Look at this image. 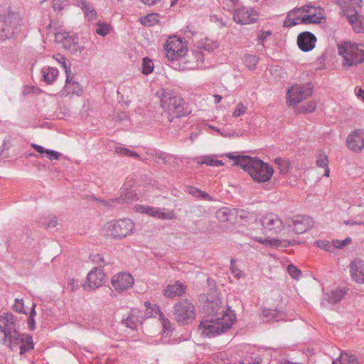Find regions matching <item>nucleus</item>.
I'll list each match as a JSON object with an SVG mask.
<instances>
[{
  "label": "nucleus",
  "instance_id": "1",
  "mask_svg": "<svg viewBox=\"0 0 364 364\" xmlns=\"http://www.w3.org/2000/svg\"><path fill=\"white\" fill-rule=\"evenodd\" d=\"M250 237L255 241L270 247L282 245L284 225L279 215L272 213L259 215L250 229Z\"/></svg>",
  "mask_w": 364,
  "mask_h": 364
},
{
  "label": "nucleus",
  "instance_id": "2",
  "mask_svg": "<svg viewBox=\"0 0 364 364\" xmlns=\"http://www.w3.org/2000/svg\"><path fill=\"white\" fill-rule=\"evenodd\" d=\"M212 309V312L203 318L198 327L200 335L204 338L228 331L236 321V315L229 307L222 306L216 302Z\"/></svg>",
  "mask_w": 364,
  "mask_h": 364
},
{
  "label": "nucleus",
  "instance_id": "3",
  "mask_svg": "<svg viewBox=\"0 0 364 364\" xmlns=\"http://www.w3.org/2000/svg\"><path fill=\"white\" fill-rule=\"evenodd\" d=\"M234 162V165L239 166L250 176L252 181L257 183L269 182L273 174L274 168L268 163L256 157L239 155L235 153H227L221 155Z\"/></svg>",
  "mask_w": 364,
  "mask_h": 364
},
{
  "label": "nucleus",
  "instance_id": "4",
  "mask_svg": "<svg viewBox=\"0 0 364 364\" xmlns=\"http://www.w3.org/2000/svg\"><path fill=\"white\" fill-rule=\"evenodd\" d=\"M0 41L16 38L21 31L23 18L16 9H8L0 14Z\"/></svg>",
  "mask_w": 364,
  "mask_h": 364
},
{
  "label": "nucleus",
  "instance_id": "5",
  "mask_svg": "<svg viewBox=\"0 0 364 364\" xmlns=\"http://www.w3.org/2000/svg\"><path fill=\"white\" fill-rule=\"evenodd\" d=\"M337 49L343 68L357 67L364 63V46L362 44L345 41L337 45Z\"/></svg>",
  "mask_w": 364,
  "mask_h": 364
},
{
  "label": "nucleus",
  "instance_id": "6",
  "mask_svg": "<svg viewBox=\"0 0 364 364\" xmlns=\"http://www.w3.org/2000/svg\"><path fill=\"white\" fill-rule=\"evenodd\" d=\"M134 223L130 219L110 220L102 227V232L107 238L121 240L134 233Z\"/></svg>",
  "mask_w": 364,
  "mask_h": 364
},
{
  "label": "nucleus",
  "instance_id": "7",
  "mask_svg": "<svg viewBox=\"0 0 364 364\" xmlns=\"http://www.w3.org/2000/svg\"><path fill=\"white\" fill-rule=\"evenodd\" d=\"M164 54L168 61H178L186 56L188 46L183 38L169 36L164 44Z\"/></svg>",
  "mask_w": 364,
  "mask_h": 364
},
{
  "label": "nucleus",
  "instance_id": "8",
  "mask_svg": "<svg viewBox=\"0 0 364 364\" xmlns=\"http://www.w3.org/2000/svg\"><path fill=\"white\" fill-rule=\"evenodd\" d=\"M363 0H343L342 13L348 19L353 31L356 33L364 32V18L359 15L356 8L361 7Z\"/></svg>",
  "mask_w": 364,
  "mask_h": 364
},
{
  "label": "nucleus",
  "instance_id": "9",
  "mask_svg": "<svg viewBox=\"0 0 364 364\" xmlns=\"http://www.w3.org/2000/svg\"><path fill=\"white\" fill-rule=\"evenodd\" d=\"M174 319L181 325L188 324L196 318V307L188 299H182L176 303L173 307Z\"/></svg>",
  "mask_w": 364,
  "mask_h": 364
},
{
  "label": "nucleus",
  "instance_id": "10",
  "mask_svg": "<svg viewBox=\"0 0 364 364\" xmlns=\"http://www.w3.org/2000/svg\"><path fill=\"white\" fill-rule=\"evenodd\" d=\"M0 332L4 334V343L6 345L18 333L16 317L11 313H5L0 316Z\"/></svg>",
  "mask_w": 364,
  "mask_h": 364
},
{
  "label": "nucleus",
  "instance_id": "11",
  "mask_svg": "<svg viewBox=\"0 0 364 364\" xmlns=\"http://www.w3.org/2000/svg\"><path fill=\"white\" fill-rule=\"evenodd\" d=\"M161 106L168 116L171 117H178L187 114L189 112L186 107L184 101L178 97L163 99Z\"/></svg>",
  "mask_w": 364,
  "mask_h": 364
},
{
  "label": "nucleus",
  "instance_id": "12",
  "mask_svg": "<svg viewBox=\"0 0 364 364\" xmlns=\"http://www.w3.org/2000/svg\"><path fill=\"white\" fill-rule=\"evenodd\" d=\"M106 280V274L102 268L93 267L82 282L85 291H93L102 287Z\"/></svg>",
  "mask_w": 364,
  "mask_h": 364
},
{
  "label": "nucleus",
  "instance_id": "13",
  "mask_svg": "<svg viewBox=\"0 0 364 364\" xmlns=\"http://www.w3.org/2000/svg\"><path fill=\"white\" fill-rule=\"evenodd\" d=\"M311 94L312 90L309 85H294L287 91V102L289 105H294L306 99Z\"/></svg>",
  "mask_w": 364,
  "mask_h": 364
},
{
  "label": "nucleus",
  "instance_id": "14",
  "mask_svg": "<svg viewBox=\"0 0 364 364\" xmlns=\"http://www.w3.org/2000/svg\"><path fill=\"white\" fill-rule=\"evenodd\" d=\"M111 284L117 292L122 293L133 287L134 279L129 272H118L112 276Z\"/></svg>",
  "mask_w": 364,
  "mask_h": 364
},
{
  "label": "nucleus",
  "instance_id": "15",
  "mask_svg": "<svg viewBox=\"0 0 364 364\" xmlns=\"http://www.w3.org/2000/svg\"><path fill=\"white\" fill-rule=\"evenodd\" d=\"M350 277L358 284H364V259L355 257L349 264Z\"/></svg>",
  "mask_w": 364,
  "mask_h": 364
},
{
  "label": "nucleus",
  "instance_id": "16",
  "mask_svg": "<svg viewBox=\"0 0 364 364\" xmlns=\"http://www.w3.org/2000/svg\"><path fill=\"white\" fill-rule=\"evenodd\" d=\"M291 223L293 231L297 234H302L311 229L314 223L310 216L297 215L292 218Z\"/></svg>",
  "mask_w": 364,
  "mask_h": 364
},
{
  "label": "nucleus",
  "instance_id": "17",
  "mask_svg": "<svg viewBox=\"0 0 364 364\" xmlns=\"http://www.w3.org/2000/svg\"><path fill=\"white\" fill-rule=\"evenodd\" d=\"M346 144L349 149L359 152L364 148V131L358 129L352 131L346 139Z\"/></svg>",
  "mask_w": 364,
  "mask_h": 364
},
{
  "label": "nucleus",
  "instance_id": "18",
  "mask_svg": "<svg viewBox=\"0 0 364 364\" xmlns=\"http://www.w3.org/2000/svg\"><path fill=\"white\" fill-rule=\"evenodd\" d=\"M257 18V12L252 9L242 8L235 11L233 14L234 21L241 25L255 23Z\"/></svg>",
  "mask_w": 364,
  "mask_h": 364
},
{
  "label": "nucleus",
  "instance_id": "19",
  "mask_svg": "<svg viewBox=\"0 0 364 364\" xmlns=\"http://www.w3.org/2000/svg\"><path fill=\"white\" fill-rule=\"evenodd\" d=\"M16 345H20V354L22 355L33 348V338L26 333H18L14 339L7 344L11 350Z\"/></svg>",
  "mask_w": 364,
  "mask_h": 364
},
{
  "label": "nucleus",
  "instance_id": "20",
  "mask_svg": "<svg viewBox=\"0 0 364 364\" xmlns=\"http://www.w3.org/2000/svg\"><path fill=\"white\" fill-rule=\"evenodd\" d=\"M55 40L66 49H76L78 38L75 34L65 31H58L55 34Z\"/></svg>",
  "mask_w": 364,
  "mask_h": 364
},
{
  "label": "nucleus",
  "instance_id": "21",
  "mask_svg": "<svg viewBox=\"0 0 364 364\" xmlns=\"http://www.w3.org/2000/svg\"><path fill=\"white\" fill-rule=\"evenodd\" d=\"M187 289V287L179 281H176L167 284L163 290V295L168 299L180 297L183 296Z\"/></svg>",
  "mask_w": 364,
  "mask_h": 364
},
{
  "label": "nucleus",
  "instance_id": "22",
  "mask_svg": "<svg viewBox=\"0 0 364 364\" xmlns=\"http://www.w3.org/2000/svg\"><path fill=\"white\" fill-rule=\"evenodd\" d=\"M301 23L306 24L304 6L294 9L289 12L284 21V26L285 27H291Z\"/></svg>",
  "mask_w": 364,
  "mask_h": 364
},
{
  "label": "nucleus",
  "instance_id": "23",
  "mask_svg": "<svg viewBox=\"0 0 364 364\" xmlns=\"http://www.w3.org/2000/svg\"><path fill=\"white\" fill-rule=\"evenodd\" d=\"M316 36L308 31L301 33L297 37V45L304 52L311 50L316 46Z\"/></svg>",
  "mask_w": 364,
  "mask_h": 364
},
{
  "label": "nucleus",
  "instance_id": "24",
  "mask_svg": "<svg viewBox=\"0 0 364 364\" xmlns=\"http://www.w3.org/2000/svg\"><path fill=\"white\" fill-rule=\"evenodd\" d=\"M306 24L317 23L324 18V11L321 7L304 6Z\"/></svg>",
  "mask_w": 364,
  "mask_h": 364
},
{
  "label": "nucleus",
  "instance_id": "25",
  "mask_svg": "<svg viewBox=\"0 0 364 364\" xmlns=\"http://www.w3.org/2000/svg\"><path fill=\"white\" fill-rule=\"evenodd\" d=\"M144 319L143 314L139 310L134 309L131 310L125 320V324L131 328H136L141 325Z\"/></svg>",
  "mask_w": 364,
  "mask_h": 364
},
{
  "label": "nucleus",
  "instance_id": "26",
  "mask_svg": "<svg viewBox=\"0 0 364 364\" xmlns=\"http://www.w3.org/2000/svg\"><path fill=\"white\" fill-rule=\"evenodd\" d=\"M82 93V89L78 82L70 80L69 76L67 75L65 85L61 94L63 96H69L72 95H80Z\"/></svg>",
  "mask_w": 364,
  "mask_h": 364
},
{
  "label": "nucleus",
  "instance_id": "27",
  "mask_svg": "<svg viewBox=\"0 0 364 364\" xmlns=\"http://www.w3.org/2000/svg\"><path fill=\"white\" fill-rule=\"evenodd\" d=\"M328 163L329 161L326 154L322 150L317 151L316 155V164L318 167L324 169V176L326 177H328L330 175Z\"/></svg>",
  "mask_w": 364,
  "mask_h": 364
},
{
  "label": "nucleus",
  "instance_id": "28",
  "mask_svg": "<svg viewBox=\"0 0 364 364\" xmlns=\"http://www.w3.org/2000/svg\"><path fill=\"white\" fill-rule=\"evenodd\" d=\"M148 215L162 220H171L175 218V214L173 211L166 212L164 210L154 207H150Z\"/></svg>",
  "mask_w": 364,
  "mask_h": 364
},
{
  "label": "nucleus",
  "instance_id": "29",
  "mask_svg": "<svg viewBox=\"0 0 364 364\" xmlns=\"http://www.w3.org/2000/svg\"><path fill=\"white\" fill-rule=\"evenodd\" d=\"M144 307L145 310L143 314L144 318L155 317L156 316H160V314H162L159 307L156 304H151L150 301H145Z\"/></svg>",
  "mask_w": 364,
  "mask_h": 364
},
{
  "label": "nucleus",
  "instance_id": "30",
  "mask_svg": "<svg viewBox=\"0 0 364 364\" xmlns=\"http://www.w3.org/2000/svg\"><path fill=\"white\" fill-rule=\"evenodd\" d=\"M42 75L45 82L48 84L53 82L57 77L58 70L50 67H44L42 69Z\"/></svg>",
  "mask_w": 364,
  "mask_h": 364
},
{
  "label": "nucleus",
  "instance_id": "31",
  "mask_svg": "<svg viewBox=\"0 0 364 364\" xmlns=\"http://www.w3.org/2000/svg\"><path fill=\"white\" fill-rule=\"evenodd\" d=\"M31 146L38 153L41 154H46L50 160H58L60 158V154L57 151L45 149L42 146L35 144H32Z\"/></svg>",
  "mask_w": 364,
  "mask_h": 364
},
{
  "label": "nucleus",
  "instance_id": "32",
  "mask_svg": "<svg viewBox=\"0 0 364 364\" xmlns=\"http://www.w3.org/2000/svg\"><path fill=\"white\" fill-rule=\"evenodd\" d=\"M217 218L222 222L231 221L235 216V211L227 208H223L218 210Z\"/></svg>",
  "mask_w": 364,
  "mask_h": 364
},
{
  "label": "nucleus",
  "instance_id": "33",
  "mask_svg": "<svg viewBox=\"0 0 364 364\" xmlns=\"http://www.w3.org/2000/svg\"><path fill=\"white\" fill-rule=\"evenodd\" d=\"M346 292L341 289H337L332 291L330 294H327L328 300L332 304L340 301L345 296Z\"/></svg>",
  "mask_w": 364,
  "mask_h": 364
},
{
  "label": "nucleus",
  "instance_id": "34",
  "mask_svg": "<svg viewBox=\"0 0 364 364\" xmlns=\"http://www.w3.org/2000/svg\"><path fill=\"white\" fill-rule=\"evenodd\" d=\"M141 24L146 26H153L159 22V15L156 14H150L140 18Z\"/></svg>",
  "mask_w": 364,
  "mask_h": 364
},
{
  "label": "nucleus",
  "instance_id": "35",
  "mask_svg": "<svg viewBox=\"0 0 364 364\" xmlns=\"http://www.w3.org/2000/svg\"><path fill=\"white\" fill-rule=\"evenodd\" d=\"M259 63V57L256 55L247 54L244 57V64L249 70H253Z\"/></svg>",
  "mask_w": 364,
  "mask_h": 364
},
{
  "label": "nucleus",
  "instance_id": "36",
  "mask_svg": "<svg viewBox=\"0 0 364 364\" xmlns=\"http://www.w3.org/2000/svg\"><path fill=\"white\" fill-rule=\"evenodd\" d=\"M247 109L248 107L247 105L242 102H238L232 112V117L234 118L242 117L247 112Z\"/></svg>",
  "mask_w": 364,
  "mask_h": 364
},
{
  "label": "nucleus",
  "instance_id": "37",
  "mask_svg": "<svg viewBox=\"0 0 364 364\" xmlns=\"http://www.w3.org/2000/svg\"><path fill=\"white\" fill-rule=\"evenodd\" d=\"M154 63L149 58H144L142 60L141 72L143 74L147 75L151 74L154 70Z\"/></svg>",
  "mask_w": 364,
  "mask_h": 364
},
{
  "label": "nucleus",
  "instance_id": "38",
  "mask_svg": "<svg viewBox=\"0 0 364 364\" xmlns=\"http://www.w3.org/2000/svg\"><path fill=\"white\" fill-rule=\"evenodd\" d=\"M82 8L86 17L90 21H93L97 19V12L91 5L84 2L82 3Z\"/></svg>",
  "mask_w": 364,
  "mask_h": 364
},
{
  "label": "nucleus",
  "instance_id": "39",
  "mask_svg": "<svg viewBox=\"0 0 364 364\" xmlns=\"http://www.w3.org/2000/svg\"><path fill=\"white\" fill-rule=\"evenodd\" d=\"M199 163L201 164H206L208 166H216V167L222 166L225 165V163L223 162V161L215 159V156H205L203 159V161H201Z\"/></svg>",
  "mask_w": 364,
  "mask_h": 364
},
{
  "label": "nucleus",
  "instance_id": "40",
  "mask_svg": "<svg viewBox=\"0 0 364 364\" xmlns=\"http://www.w3.org/2000/svg\"><path fill=\"white\" fill-rule=\"evenodd\" d=\"M12 309L18 314H28L27 311L25 309L24 301L22 299H15L14 303L12 305Z\"/></svg>",
  "mask_w": 364,
  "mask_h": 364
},
{
  "label": "nucleus",
  "instance_id": "41",
  "mask_svg": "<svg viewBox=\"0 0 364 364\" xmlns=\"http://www.w3.org/2000/svg\"><path fill=\"white\" fill-rule=\"evenodd\" d=\"M339 363L341 364H358L357 359L353 355L347 353H342L340 355ZM333 364H337L336 361H333Z\"/></svg>",
  "mask_w": 364,
  "mask_h": 364
},
{
  "label": "nucleus",
  "instance_id": "42",
  "mask_svg": "<svg viewBox=\"0 0 364 364\" xmlns=\"http://www.w3.org/2000/svg\"><path fill=\"white\" fill-rule=\"evenodd\" d=\"M277 312L275 310L264 309L261 314V318L264 321L268 322L276 318Z\"/></svg>",
  "mask_w": 364,
  "mask_h": 364
},
{
  "label": "nucleus",
  "instance_id": "43",
  "mask_svg": "<svg viewBox=\"0 0 364 364\" xmlns=\"http://www.w3.org/2000/svg\"><path fill=\"white\" fill-rule=\"evenodd\" d=\"M111 30V26L106 23H99L96 29V33L102 36H105L109 34Z\"/></svg>",
  "mask_w": 364,
  "mask_h": 364
},
{
  "label": "nucleus",
  "instance_id": "44",
  "mask_svg": "<svg viewBox=\"0 0 364 364\" xmlns=\"http://www.w3.org/2000/svg\"><path fill=\"white\" fill-rule=\"evenodd\" d=\"M42 223L46 228H54L58 224V219L55 215H48L43 218Z\"/></svg>",
  "mask_w": 364,
  "mask_h": 364
},
{
  "label": "nucleus",
  "instance_id": "45",
  "mask_svg": "<svg viewBox=\"0 0 364 364\" xmlns=\"http://www.w3.org/2000/svg\"><path fill=\"white\" fill-rule=\"evenodd\" d=\"M275 162L279 165L281 172L287 173L289 168V162L282 159H276Z\"/></svg>",
  "mask_w": 364,
  "mask_h": 364
},
{
  "label": "nucleus",
  "instance_id": "46",
  "mask_svg": "<svg viewBox=\"0 0 364 364\" xmlns=\"http://www.w3.org/2000/svg\"><path fill=\"white\" fill-rule=\"evenodd\" d=\"M351 241L352 240L350 237H347L343 240H336L332 242V245L336 248H341L349 245L351 242Z\"/></svg>",
  "mask_w": 364,
  "mask_h": 364
},
{
  "label": "nucleus",
  "instance_id": "47",
  "mask_svg": "<svg viewBox=\"0 0 364 364\" xmlns=\"http://www.w3.org/2000/svg\"><path fill=\"white\" fill-rule=\"evenodd\" d=\"M230 270L231 272L237 278H240L242 277L241 270L237 267L236 261L234 259H231L230 264Z\"/></svg>",
  "mask_w": 364,
  "mask_h": 364
},
{
  "label": "nucleus",
  "instance_id": "48",
  "mask_svg": "<svg viewBox=\"0 0 364 364\" xmlns=\"http://www.w3.org/2000/svg\"><path fill=\"white\" fill-rule=\"evenodd\" d=\"M159 319L161 322L164 332L171 329V323L166 318L163 314H160Z\"/></svg>",
  "mask_w": 364,
  "mask_h": 364
},
{
  "label": "nucleus",
  "instance_id": "49",
  "mask_svg": "<svg viewBox=\"0 0 364 364\" xmlns=\"http://www.w3.org/2000/svg\"><path fill=\"white\" fill-rule=\"evenodd\" d=\"M289 274L294 279L299 277L301 271L295 266L289 264L287 267Z\"/></svg>",
  "mask_w": 364,
  "mask_h": 364
},
{
  "label": "nucleus",
  "instance_id": "50",
  "mask_svg": "<svg viewBox=\"0 0 364 364\" xmlns=\"http://www.w3.org/2000/svg\"><path fill=\"white\" fill-rule=\"evenodd\" d=\"M315 245L326 251H331V245L328 241L318 240L315 242Z\"/></svg>",
  "mask_w": 364,
  "mask_h": 364
},
{
  "label": "nucleus",
  "instance_id": "51",
  "mask_svg": "<svg viewBox=\"0 0 364 364\" xmlns=\"http://www.w3.org/2000/svg\"><path fill=\"white\" fill-rule=\"evenodd\" d=\"M136 199H138L137 195L132 191H129L125 193L123 198V200L127 203L132 202Z\"/></svg>",
  "mask_w": 364,
  "mask_h": 364
},
{
  "label": "nucleus",
  "instance_id": "52",
  "mask_svg": "<svg viewBox=\"0 0 364 364\" xmlns=\"http://www.w3.org/2000/svg\"><path fill=\"white\" fill-rule=\"evenodd\" d=\"M272 33L269 31H264L260 32V33L258 36L257 41L258 43L264 44V41L271 36Z\"/></svg>",
  "mask_w": 364,
  "mask_h": 364
},
{
  "label": "nucleus",
  "instance_id": "53",
  "mask_svg": "<svg viewBox=\"0 0 364 364\" xmlns=\"http://www.w3.org/2000/svg\"><path fill=\"white\" fill-rule=\"evenodd\" d=\"M150 206L148 205H136L134 207V210L137 213H144L149 215Z\"/></svg>",
  "mask_w": 364,
  "mask_h": 364
},
{
  "label": "nucleus",
  "instance_id": "54",
  "mask_svg": "<svg viewBox=\"0 0 364 364\" xmlns=\"http://www.w3.org/2000/svg\"><path fill=\"white\" fill-rule=\"evenodd\" d=\"M28 326L31 331H33L36 328V321L34 318L28 317Z\"/></svg>",
  "mask_w": 364,
  "mask_h": 364
},
{
  "label": "nucleus",
  "instance_id": "55",
  "mask_svg": "<svg viewBox=\"0 0 364 364\" xmlns=\"http://www.w3.org/2000/svg\"><path fill=\"white\" fill-rule=\"evenodd\" d=\"M304 109H305V111L307 112H311L314 111L316 109L315 102H309L306 105V107H305Z\"/></svg>",
  "mask_w": 364,
  "mask_h": 364
},
{
  "label": "nucleus",
  "instance_id": "56",
  "mask_svg": "<svg viewBox=\"0 0 364 364\" xmlns=\"http://www.w3.org/2000/svg\"><path fill=\"white\" fill-rule=\"evenodd\" d=\"M191 193L196 197L202 196L203 198H206L208 196L206 193H202L200 191L197 189L193 190Z\"/></svg>",
  "mask_w": 364,
  "mask_h": 364
},
{
  "label": "nucleus",
  "instance_id": "57",
  "mask_svg": "<svg viewBox=\"0 0 364 364\" xmlns=\"http://www.w3.org/2000/svg\"><path fill=\"white\" fill-rule=\"evenodd\" d=\"M68 286L70 287L72 291H74L77 287V282L75 279H71L68 282Z\"/></svg>",
  "mask_w": 364,
  "mask_h": 364
},
{
  "label": "nucleus",
  "instance_id": "58",
  "mask_svg": "<svg viewBox=\"0 0 364 364\" xmlns=\"http://www.w3.org/2000/svg\"><path fill=\"white\" fill-rule=\"evenodd\" d=\"M188 63L190 65L186 68V69H196L200 66V63L198 62L194 63L188 61Z\"/></svg>",
  "mask_w": 364,
  "mask_h": 364
},
{
  "label": "nucleus",
  "instance_id": "59",
  "mask_svg": "<svg viewBox=\"0 0 364 364\" xmlns=\"http://www.w3.org/2000/svg\"><path fill=\"white\" fill-rule=\"evenodd\" d=\"M344 223L346 225H358L364 226V222H363V221H358V222L353 221V220H352V221H344Z\"/></svg>",
  "mask_w": 364,
  "mask_h": 364
},
{
  "label": "nucleus",
  "instance_id": "60",
  "mask_svg": "<svg viewBox=\"0 0 364 364\" xmlns=\"http://www.w3.org/2000/svg\"><path fill=\"white\" fill-rule=\"evenodd\" d=\"M36 304L35 303H33L32 304L31 310L29 313L28 317L34 318V316L36 315Z\"/></svg>",
  "mask_w": 364,
  "mask_h": 364
},
{
  "label": "nucleus",
  "instance_id": "61",
  "mask_svg": "<svg viewBox=\"0 0 364 364\" xmlns=\"http://www.w3.org/2000/svg\"><path fill=\"white\" fill-rule=\"evenodd\" d=\"M357 96L358 98L364 101V90L358 89L357 91Z\"/></svg>",
  "mask_w": 364,
  "mask_h": 364
},
{
  "label": "nucleus",
  "instance_id": "62",
  "mask_svg": "<svg viewBox=\"0 0 364 364\" xmlns=\"http://www.w3.org/2000/svg\"><path fill=\"white\" fill-rule=\"evenodd\" d=\"M240 0H225V3L228 6H234L239 2Z\"/></svg>",
  "mask_w": 364,
  "mask_h": 364
},
{
  "label": "nucleus",
  "instance_id": "63",
  "mask_svg": "<svg viewBox=\"0 0 364 364\" xmlns=\"http://www.w3.org/2000/svg\"><path fill=\"white\" fill-rule=\"evenodd\" d=\"M56 60H57L59 63H62V65H63V68H66V66H65V60H64V58H63V57H62V56H60V55H58V58H56ZM65 71H66V73L68 72V71H67V69H65Z\"/></svg>",
  "mask_w": 364,
  "mask_h": 364
},
{
  "label": "nucleus",
  "instance_id": "64",
  "mask_svg": "<svg viewBox=\"0 0 364 364\" xmlns=\"http://www.w3.org/2000/svg\"><path fill=\"white\" fill-rule=\"evenodd\" d=\"M118 151H119V153H120L122 154L127 155V156H129V153H131L130 150L125 149V148L120 149Z\"/></svg>",
  "mask_w": 364,
  "mask_h": 364
}]
</instances>
